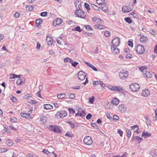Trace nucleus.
<instances>
[{
	"label": "nucleus",
	"mask_w": 157,
	"mask_h": 157,
	"mask_svg": "<svg viewBox=\"0 0 157 157\" xmlns=\"http://www.w3.org/2000/svg\"><path fill=\"white\" fill-rule=\"evenodd\" d=\"M119 75L121 78L125 79L128 76V72L125 70H122L119 73Z\"/></svg>",
	"instance_id": "nucleus-1"
},
{
	"label": "nucleus",
	"mask_w": 157,
	"mask_h": 157,
	"mask_svg": "<svg viewBox=\"0 0 157 157\" xmlns=\"http://www.w3.org/2000/svg\"><path fill=\"white\" fill-rule=\"evenodd\" d=\"M135 49L136 51L140 54H143L145 51L144 47L141 44H138Z\"/></svg>",
	"instance_id": "nucleus-2"
},
{
	"label": "nucleus",
	"mask_w": 157,
	"mask_h": 157,
	"mask_svg": "<svg viewBox=\"0 0 157 157\" xmlns=\"http://www.w3.org/2000/svg\"><path fill=\"white\" fill-rule=\"evenodd\" d=\"M75 13L77 16L78 17L82 18H85L86 17V15L85 13L81 9L79 10H76Z\"/></svg>",
	"instance_id": "nucleus-3"
},
{
	"label": "nucleus",
	"mask_w": 157,
	"mask_h": 157,
	"mask_svg": "<svg viewBox=\"0 0 157 157\" xmlns=\"http://www.w3.org/2000/svg\"><path fill=\"white\" fill-rule=\"evenodd\" d=\"M140 86L136 83L131 84L129 86V88L133 92L138 91L140 89Z\"/></svg>",
	"instance_id": "nucleus-4"
},
{
	"label": "nucleus",
	"mask_w": 157,
	"mask_h": 157,
	"mask_svg": "<svg viewBox=\"0 0 157 157\" xmlns=\"http://www.w3.org/2000/svg\"><path fill=\"white\" fill-rule=\"evenodd\" d=\"M49 129L57 133H60L61 132V130L59 127L56 125L49 126Z\"/></svg>",
	"instance_id": "nucleus-5"
},
{
	"label": "nucleus",
	"mask_w": 157,
	"mask_h": 157,
	"mask_svg": "<svg viewBox=\"0 0 157 157\" xmlns=\"http://www.w3.org/2000/svg\"><path fill=\"white\" fill-rule=\"evenodd\" d=\"M83 142L85 144L88 145L91 144L93 142L92 139L90 136H86L83 140Z\"/></svg>",
	"instance_id": "nucleus-6"
},
{
	"label": "nucleus",
	"mask_w": 157,
	"mask_h": 157,
	"mask_svg": "<svg viewBox=\"0 0 157 157\" xmlns=\"http://www.w3.org/2000/svg\"><path fill=\"white\" fill-rule=\"evenodd\" d=\"M120 39L119 37H115L113 38L111 42L113 46H118L120 44Z\"/></svg>",
	"instance_id": "nucleus-7"
},
{
	"label": "nucleus",
	"mask_w": 157,
	"mask_h": 157,
	"mask_svg": "<svg viewBox=\"0 0 157 157\" xmlns=\"http://www.w3.org/2000/svg\"><path fill=\"white\" fill-rule=\"evenodd\" d=\"M111 90L115 92H119L121 93H123L124 90L120 86H114L112 87L110 89Z\"/></svg>",
	"instance_id": "nucleus-8"
},
{
	"label": "nucleus",
	"mask_w": 157,
	"mask_h": 157,
	"mask_svg": "<svg viewBox=\"0 0 157 157\" xmlns=\"http://www.w3.org/2000/svg\"><path fill=\"white\" fill-rule=\"evenodd\" d=\"M131 6L130 5L127 6H123L122 7V11L124 13H128L132 10L131 8Z\"/></svg>",
	"instance_id": "nucleus-9"
},
{
	"label": "nucleus",
	"mask_w": 157,
	"mask_h": 157,
	"mask_svg": "<svg viewBox=\"0 0 157 157\" xmlns=\"http://www.w3.org/2000/svg\"><path fill=\"white\" fill-rule=\"evenodd\" d=\"M67 113L64 111L62 110L60 112H58L56 114V116L57 118H60L61 117H64L66 116Z\"/></svg>",
	"instance_id": "nucleus-10"
},
{
	"label": "nucleus",
	"mask_w": 157,
	"mask_h": 157,
	"mask_svg": "<svg viewBox=\"0 0 157 157\" xmlns=\"http://www.w3.org/2000/svg\"><path fill=\"white\" fill-rule=\"evenodd\" d=\"M86 75L85 73L82 71H79L78 74V78L81 80H83L85 78Z\"/></svg>",
	"instance_id": "nucleus-11"
},
{
	"label": "nucleus",
	"mask_w": 157,
	"mask_h": 157,
	"mask_svg": "<svg viewBox=\"0 0 157 157\" xmlns=\"http://www.w3.org/2000/svg\"><path fill=\"white\" fill-rule=\"evenodd\" d=\"M63 22L62 19L59 18H57L56 20H54L52 23V25L54 26H56L60 24Z\"/></svg>",
	"instance_id": "nucleus-12"
},
{
	"label": "nucleus",
	"mask_w": 157,
	"mask_h": 157,
	"mask_svg": "<svg viewBox=\"0 0 157 157\" xmlns=\"http://www.w3.org/2000/svg\"><path fill=\"white\" fill-rule=\"evenodd\" d=\"M46 42L47 43V44L49 45H51L53 43V39L52 38L49 36H47L46 37Z\"/></svg>",
	"instance_id": "nucleus-13"
},
{
	"label": "nucleus",
	"mask_w": 157,
	"mask_h": 157,
	"mask_svg": "<svg viewBox=\"0 0 157 157\" xmlns=\"http://www.w3.org/2000/svg\"><path fill=\"white\" fill-rule=\"evenodd\" d=\"M143 140V138L140 137L139 136H132V141L136 140L138 141V143H140L142 140Z\"/></svg>",
	"instance_id": "nucleus-14"
},
{
	"label": "nucleus",
	"mask_w": 157,
	"mask_h": 157,
	"mask_svg": "<svg viewBox=\"0 0 157 157\" xmlns=\"http://www.w3.org/2000/svg\"><path fill=\"white\" fill-rule=\"evenodd\" d=\"M142 95L144 97L148 96L150 94V91L148 89L143 90L142 93Z\"/></svg>",
	"instance_id": "nucleus-15"
},
{
	"label": "nucleus",
	"mask_w": 157,
	"mask_h": 157,
	"mask_svg": "<svg viewBox=\"0 0 157 157\" xmlns=\"http://www.w3.org/2000/svg\"><path fill=\"white\" fill-rule=\"evenodd\" d=\"M85 63L87 66L90 67L94 71H98V69L93 65L87 62H85Z\"/></svg>",
	"instance_id": "nucleus-16"
},
{
	"label": "nucleus",
	"mask_w": 157,
	"mask_h": 157,
	"mask_svg": "<svg viewBox=\"0 0 157 157\" xmlns=\"http://www.w3.org/2000/svg\"><path fill=\"white\" fill-rule=\"evenodd\" d=\"M116 47L112 46L111 48L112 51H113V53L115 54H117L119 52V49L118 48H115Z\"/></svg>",
	"instance_id": "nucleus-17"
},
{
	"label": "nucleus",
	"mask_w": 157,
	"mask_h": 157,
	"mask_svg": "<svg viewBox=\"0 0 157 157\" xmlns=\"http://www.w3.org/2000/svg\"><path fill=\"white\" fill-rule=\"evenodd\" d=\"M143 75L145 76L147 78H151L152 77V73L149 71H147L145 73L143 74Z\"/></svg>",
	"instance_id": "nucleus-18"
},
{
	"label": "nucleus",
	"mask_w": 157,
	"mask_h": 157,
	"mask_svg": "<svg viewBox=\"0 0 157 157\" xmlns=\"http://www.w3.org/2000/svg\"><path fill=\"white\" fill-rule=\"evenodd\" d=\"M21 116L25 118H31V116H30V114L24 113H20Z\"/></svg>",
	"instance_id": "nucleus-19"
},
{
	"label": "nucleus",
	"mask_w": 157,
	"mask_h": 157,
	"mask_svg": "<svg viewBox=\"0 0 157 157\" xmlns=\"http://www.w3.org/2000/svg\"><path fill=\"white\" fill-rule=\"evenodd\" d=\"M140 41L143 43H146L148 41V39L144 35L141 36L140 38Z\"/></svg>",
	"instance_id": "nucleus-20"
},
{
	"label": "nucleus",
	"mask_w": 157,
	"mask_h": 157,
	"mask_svg": "<svg viewBox=\"0 0 157 157\" xmlns=\"http://www.w3.org/2000/svg\"><path fill=\"white\" fill-rule=\"evenodd\" d=\"M118 109L121 111L124 112L126 110V108L123 104H120L119 105Z\"/></svg>",
	"instance_id": "nucleus-21"
},
{
	"label": "nucleus",
	"mask_w": 157,
	"mask_h": 157,
	"mask_svg": "<svg viewBox=\"0 0 157 157\" xmlns=\"http://www.w3.org/2000/svg\"><path fill=\"white\" fill-rule=\"evenodd\" d=\"M119 102V100L117 98H113L111 101V103L113 105H117Z\"/></svg>",
	"instance_id": "nucleus-22"
},
{
	"label": "nucleus",
	"mask_w": 157,
	"mask_h": 157,
	"mask_svg": "<svg viewBox=\"0 0 157 157\" xmlns=\"http://www.w3.org/2000/svg\"><path fill=\"white\" fill-rule=\"evenodd\" d=\"M151 135V134L150 133H149L147 132H145L144 131L143 132L142 135L141 136L142 137H144L145 138H146L147 137H150Z\"/></svg>",
	"instance_id": "nucleus-23"
},
{
	"label": "nucleus",
	"mask_w": 157,
	"mask_h": 157,
	"mask_svg": "<svg viewBox=\"0 0 157 157\" xmlns=\"http://www.w3.org/2000/svg\"><path fill=\"white\" fill-rule=\"evenodd\" d=\"M151 155L153 157H157V150L155 149L152 150L150 153Z\"/></svg>",
	"instance_id": "nucleus-24"
},
{
	"label": "nucleus",
	"mask_w": 157,
	"mask_h": 157,
	"mask_svg": "<svg viewBox=\"0 0 157 157\" xmlns=\"http://www.w3.org/2000/svg\"><path fill=\"white\" fill-rule=\"evenodd\" d=\"M44 108L46 109H50L53 108L52 106L49 104H44Z\"/></svg>",
	"instance_id": "nucleus-25"
},
{
	"label": "nucleus",
	"mask_w": 157,
	"mask_h": 157,
	"mask_svg": "<svg viewBox=\"0 0 157 157\" xmlns=\"http://www.w3.org/2000/svg\"><path fill=\"white\" fill-rule=\"evenodd\" d=\"M66 97V94H65L63 93L60 94H58L57 97L59 99H62Z\"/></svg>",
	"instance_id": "nucleus-26"
},
{
	"label": "nucleus",
	"mask_w": 157,
	"mask_h": 157,
	"mask_svg": "<svg viewBox=\"0 0 157 157\" xmlns=\"http://www.w3.org/2000/svg\"><path fill=\"white\" fill-rule=\"evenodd\" d=\"M43 22V21L41 19L39 18L37 19L36 21V26L39 27Z\"/></svg>",
	"instance_id": "nucleus-27"
},
{
	"label": "nucleus",
	"mask_w": 157,
	"mask_h": 157,
	"mask_svg": "<svg viewBox=\"0 0 157 157\" xmlns=\"http://www.w3.org/2000/svg\"><path fill=\"white\" fill-rule=\"evenodd\" d=\"M139 69L140 71L143 72L144 74V73H145L147 71V67H146L142 66L139 67Z\"/></svg>",
	"instance_id": "nucleus-28"
},
{
	"label": "nucleus",
	"mask_w": 157,
	"mask_h": 157,
	"mask_svg": "<svg viewBox=\"0 0 157 157\" xmlns=\"http://www.w3.org/2000/svg\"><path fill=\"white\" fill-rule=\"evenodd\" d=\"M16 84L18 85H21L25 83V82L23 81V80L19 78L18 79V81L16 82Z\"/></svg>",
	"instance_id": "nucleus-29"
},
{
	"label": "nucleus",
	"mask_w": 157,
	"mask_h": 157,
	"mask_svg": "<svg viewBox=\"0 0 157 157\" xmlns=\"http://www.w3.org/2000/svg\"><path fill=\"white\" fill-rule=\"evenodd\" d=\"M10 79H13L14 78H20V75H17L15 74H11L10 75Z\"/></svg>",
	"instance_id": "nucleus-30"
},
{
	"label": "nucleus",
	"mask_w": 157,
	"mask_h": 157,
	"mask_svg": "<svg viewBox=\"0 0 157 157\" xmlns=\"http://www.w3.org/2000/svg\"><path fill=\"white\" fill-rule=\"evenodd\" d=\"M41 122L42 124L45 123L47 121V118L44 116H42L40 118Z\"/></svg>",
	"instance_id": "nucleus-31"
},
{
	"label": "nucleus",
	"mask_w": 157,
	"mask_h": 157,
	"mask_svg": "<svg viewBox=\"0 0 157 157\" xmlns=\"http://www.w3.org/2000/svg\"><path fill=\"white\" fill-rule=\"evenodd\" d=\"M84 7L87 9V11L88 12H89L90 9V5L86 2H85L84 3Z\"/></svg>",
	"instance_id": "nucleus-32"
},
{
	"label": "nucleus",
	"mask_w": 157,
	"mask_h": 157,
	"mask_svg": "<svg viewBox=\"0 0 157 157\" xmlns=\"http://www.w3.org/2000/svg\"><path fill=\"white\" fill-rule=\"evenodd\" d=\"M26 8L27 10L29 11H32L34 7L32 6L29 5L28 6H26Z\"/></svg>",
	"instance_id": "nucleus-33"
},
{
	"label": "nucleus",
	"mask_w": 157,
	"mask_h": 157,
	"mask_svg": "<svg viewBox=\"0 0 157 157\" xmlns=\"http://www.w3.org/2000/svg\"><path fill=\"white\" fill-rule=\"evenodd\" d=\"M6 144L9 147H11L13 144V142L12 140H8L6 142Z\"/></svg>",
	"instance_id": "nucleus-34"
},
{
	"label": "nucleus",
	"mask_w": 157,
	"mask_h": 157,
	"mask_svg": "<svg viewBox=\"0 0 157 157\" xmlns=\"http://www.w3.org/2000/svg\"><path fill=\"white\" fill-rule=\"evenodd\" d=\"M100 9H101L103 11L105 12H106L107 11L108 9V8L106 6V5L105 4L104 6L99 7Z\"/></svg>",
	"instance_id": "nucleus-35"
},
{
	"label": "nucleus",
	"mask_w": 157,
	"mask_h": 157,
	"mask_svg": "<svg viewBox=\"0 0 157 157\" xmlns=\"http://www.w3.org/2000/svg\"><path fill=\"white\" fill-rule=\"evenodd\" d=\"M72 60V59L70 58H66L64 59V62H67L71 63Z\"/></svg>",
	"instance_id": "nucleus-36"
},
{
	"label": "nucleus",
	"mask_w": 157,
	"mask_h": 157,
	"mask_svg": "<svg viewBox=\"0 0 157 157\" xmlns=\"http://www.w3.org/2000/svg\"><path fill=\"white\" fill-rule=\"evenodd\" d=\"M95 26H96L100 30L103 29L104 28H105V26L102 25H95Z\"/></svg>",
	"instance_id": "nucleus-37"
},
{
	"label": "nucleus",
	"mask_w": 157,
	"mask_h": 157,
	"mask_svg": "<svg viewBox=\"0 0 157 157\" xmlns=\"http://www.w3.org/2000/svg\"><path fill=\"white\" fill-rule=\"evenodd\" d=\"M95 99L94 96H92L91 98H89V102L90 104H93Z\"/></svg>",
	"instance_id": "nucleus-38"
},
{
	"label": "nucleus",
	"mask_w": 157,
	"mask_h": 157,
	"mask_svg": "<svg viewBox=\"0 0 157 157\" xmlns=\"http://www.w3.org/2000/svg\"><path fill=\"white\" fill-rule=\"evenodd\" d=\"M71 65L75 67H76L77 65L78 64V63L77 62H74L73 60H72L71 63Z\"/></svg>",
	"instance_id": "nucleus-39"
},
{
	"label": "nucleus",
	"mask_w": 157,
	"mask_h": 157,
	"mask_svg": "<svg viewBox=\"0 0 157 157\" xmlns=\"http://www.w3.org/2000/svg\"><path fill=\"white\" fill-rule=\"evenodd\" d=\"M124 20L127 23L129 24H130L132 22V20L129 17H125L124 18Z\"/></svg>",
	"instance_id": "nucleus-40"
},
{
	"label": "nucleus",
	"mask_w": 157,
	"mask_h": 157,
	"mask_svg": "<svg viewBox=\"0 0 157 157\" xmlns=\"http://www.w3.org/2000/svg\"><path fill=\"white\" fill-rule=\"evenodd\" d=\"M10 99L13 102H15L17 101V99L16 98L12 95L10 96Z\"/></svg>",
	"instance_id": "nucleus-41"
},
{
	"label": "nucleus",
	"mask_w": 157,
	"mask_h": 157,
	"mask_svg": "<svg viewBox=\"0 0 157 157\" xmlns=\"http://www.w3.org/2000/svg\"><path fill=\"white\" fill-rule=\"evenodd\" d=\"M74 30L78 32H81L82 31V29H81L80 26H78L74 29Z\"/></svg>",
	"instance_id": "nucleus-42"
},
{
	"label": "nucleus",
	"mask_w": 157,
	"mask_h": 157,
	"mask_svg": "<svg viewBox=\"0 0 157 157\" xmlns=\"http://www.w3.org/2000/svg\"><path fill=\"white\" fill-rule=\"evenodd\" d=\"M126 132L128 137V138H130L131 136V131L129 129H127Z\"/></svg>",
	"instance_id": "nucleus-43"
},
{
	"label": "nucleus",
	"mask_w": 157,
	"mask_h": 157,
	"mask_svg": "<svg viewBox=\"0 0 157 157\" xmlns=\"http://www.w3.org/2000/svg\"><path fill=\"white\" fill-rule=\"evenodd\" d=\"M84 26L88 31L93 30V29L91 27V26L90 25H85Z\"/></svg>",
	"instance_id": "nucleus-44"
},
{
	"label": "nucleus",
	"mask_w": 157,
	"mask_h": 157,
	"mask_svg": "<svg viewBox=\"0 0 157 157\" xmlns=\"http://www.w3.org/2000/svg\"><path fill=\"white\" fill-rule=\"evenodd\" d=\"M92 7L94 8L95 10L98 11L99 10V8L97 6L94 4H91Z\"/></svg>",
	"instance_id": "nucleus-45"
},
{
	"label": "nucleus",
	"mask_w": 157,
	"mask_h": 157,
	"mask_svg": "<svg viewBox=\"0 0 157 157\" xmlns=\"http://www.w3.org/2000/svg\"><path fill=\"white\" fill-rule=\"evenodd\" d=\"M105 36L107 37H109L110 36V33L109 31H106L104 33Z\"/></svg>",
	"instance_id": "nucleus-46"
},
{
	"label": "nucleus",
	"mask_w": 157,
	"mask_h": 157,
	"mask_svg": "<svg viewBox=\"0 0 157 157\" xmlns=\"http://www.w3.org/2000/svg\"><path fill=\"white\" fill-rule=\"evenodd\" d=\"M100 82V81H94L93 82V84L94 85V86H95L96 85H98L99 84Z\"/></svg>",
	"instance_id": "nucleus-47"
},
{
	"label": "nucleus",
	"mask_w": 157,
	"mask_h": 157,
	"mask_svg": "<svg viewBox=\"0 0 157 157\" xmlns=\"http://www.w3.org/2000/svg\"><path fill=\"white\" fill-rule=\"evenodd\" d=\"M68 123L70 126L71 128H75V125L74 124H73L71 121H69Z\"/></svg>",
	"instance_id": "nucleus-48"
},
{
	"label": "nucleus",
	"mask_w": 157,
	"mask_h": 157,
	"mask_svg": "<svg viewBox=\"0 0 157 157\" xmlns=\"http://www.w3.org/2000/svg\"><path fill=\"white\" fill-rule=\"evenodd\" d=\"M86 115L85 112L84 110H82L79 113V116L81 117H84Z\"/></svg>",
	"instance_id": "nucleus-49"
},
{
	"label": "nucleus",
	"mask_w": 157,
	"mask_h": 157,
	"mask_svg": "<svg viewBox=\"0 0 157 157\" xmlns=\"http://www.w3.org/2000/svg\"><path fill=\"white\" fill-rule=\"evenodd\" d=\"M28 102L30 104L32 103L33 105L36 104L38 103L37 101L33 100H31L29 101Z\"/></svg>",
	"instance_id": "nucleus-50"
},
{
	"label": "nucleus",
	"mask_w": 157,
	"mask_h": 157,
	"mask_svg": "<svg viewBox=\"0 0 157 157\" xmlns=\"http://www.w3.org/2000/svg\"><path fill=\"white\" fill-rule=\"evenodd\" d=\"M7 151V149L4 148H0V153L5 152Z\"/></svg>",
	"instance_id": "nucleus-51"
},
{
	"label": "nucleus",
	"mask_w": 157,
	"mask_h": 157,
	"mask_svg": "<svg viewBox=\"0 0 157 157\" xmlns=\"http://www.w3.org/2000/svg\"><path fill=\"white\" fill-rule=\"evenodd\" d=\"M90 124L92 127L95 128H96V129L98 128V126H97V125L95 123H91Z\"/></svg>",
	"instance_id": "nucleus-52"
},
{
	"label": "nucleus",
	"mask_w": 157,
	"mask_h": 157,
	"mask_svg": "<svg viewBox=\"0 0 157 157\" xmlns=\"http://www.w3.org/2000/svg\"><path fill=\"white\" fill-rule=\"evenodd\" d=\"M128 44L129 46L131 47H133V43L132 41L130 40H128Z\"/></svg>",
	"instance_id": "nucleus-53"
},
{
	"label": "nucleus",
	"mask_w": 157,
	"mask_h": 157,
	"mask_svg": "<svg viewBox=\"0 0 157 157\" xmlns=\"http://www.w3.org/2000/svg\"><path fill=\"white\" fill-rule=\"evenodd\" d=\"M119 119V118L118 116L116 115H114L113 117V121L114 120H118Z\"/></svg>",
	"instance_id": "nucleus-54"
},
{
	"label": "nucleus",
	"mask_w": 157,
	"mask_h": 157,
	"mask_svg": "<svg viewBox=\"0 0 157 157\" xmlns=\"http://www.w3.org/2000/svg\"><path fill=\"white\" fill-rule=\"evenodd\" d=\"M68 110L70 113H75V111L72 108H69Z\"/></svg>",
	"instance_id": "nucleus-55"
},
{
	"label": "nucleus",
	"mask_w": 157,
	"mask_h": 157,
	"mask_svg": "<svg viewBox=\"0 0 157 157\" xmlns=\"http://www.w3.org/2000/svg\"><path fill=\"white\" fill-rule=\"evenodd\" d=\"M42 151L44 153L48 155H50L51 154V153L49 152L48 150H43Z\"/></svg>",
	"instance_id": "nucleus-56"
},
{
	"label": "nucleus",
	"mask_w": 157,
	"mask_h": 157,
	"mask_svg": "<svg viewBox=\"0 0 157 157\" xmlns=\"http://www.w3.org/2000/svg\"><path fill=\"white\" fill-rule=\"evenodd\" d=\"M126 57L127 59H131L132 58V55L131 54H128L126 55Z\"/></svg>",
	"instance_id": "nucleus-57"
},
{
	"label": "nucleus",
	"mask_w": 157,
	"mask_h": 157,
	"mask_svg": "<svg viewBox=\"0 0 157 157\" xmlns=\"http://www.w3.org/2000/svg\"><path fill=\"white\" fill-rule=\"evenodd\" d=\"M149 32L151 34L153 35H156V32L153 29H150L149 31Z\"/></svg>",
	"instance_id": "nucleus-58"
},
{
	"label": "nucleus",
	"mask_w": 157,
	"mask_h": 157,
	"mask_svg": "<svg viewBox=\"0 0 157 157\" xmlns=\"http://www.w3.org/2000/svg\"><path fill=\"white\" fill-rule=\"evenodd\" d=\"M73 134H71V133L69 132H67L66 134V136H68V137H73Z\"/></svg>",
	"instance_id": "nucleus-59"
},
{
	"label": "nucleus",
	"mask_w": 157,
	"mask_h": 157,
	"mask_svg": "<svg viewBox=\"0 0 157 157\" xmlns=\"http://www.w3.org/2000/svg\"><path fill=\"white\" fill-rule=\"evenodd\" d=\"M131 128L132 129H133L134 130H135V129L136 128L137 129H139V128L138 126L137 125H135L133 126H132L131 127Z\"/></svg>",
	"instance_id": "nucleus-60"
},
{
	"label": "nucleus",
	"mask_w": 157,
	"mask_h": 157,
	"mask_svg": "<svg viewBox=\"0 0 157 157\" xmlns=\"http://www.w3.org/2000/svg\"><path fill=\"white\" fill-rule=\"evenodd\" d=\"M92 116V115L90 113H88V115L86 116V119L89 120L90 119H91Z\"/></svg>",
	"instance_id": "nucleus-61"
},
{
	"label": "nucleus",
	"mask_w": 157,
	"mask_h": 157,
	"mask_svg": "<svg viewBox=\"0 0 157 157\" xmlns=\"http://www.w3.org/2000/svg\"><path fill=\"white\" fill-rule=\"evenodd\" d=\"M47 14V13L46 12H44L40 13V16L42 17H45Z\"/></svg>",
	"instance_id": "nucleus-62"
},
{
	"label": "nucleus",
	"mask_w": 157,
	"mask_h": 157,
	"mask_svg": "<svg viewBox=\"0 0 157 157\" xmlns=\"http://www.w3.org/2000/svg\"><path fill=\"white\" fill-rule=\"evenodd\" d=\"M9 127L11 128L12 130H17V129L14 127L12 125H10L8 126Z\"/></svg>",
	"instance_id": "nucleus-63"
},
{
	"label": "nucleus",
	"mask_w": 157,
	"mask_h": 157,
	"mask_svg": "<svg viewBox=\"0 0 157 157\" xmlns=\"http://www.w3.org/2000/svg\"><path fill=\"white\" fill-rule=\"evenodd\" d=\"M71 99H73L75 97V95L74 94H71L69 96Z\"/></svg>",
	"instance_id": "nucleus-64"
}]
</instances>
